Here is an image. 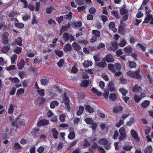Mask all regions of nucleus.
<instances>
[{
    "label": "nucleus",
    "mask_w": 153,
    "mask_h": 153,
    "mask_svg": "<svg viewBox=\"0 0 153 153\" xmlns=\"http://www.w3.org/2000/svg\"><path fill=\"white\" fill-rule=\"evenodd\" d=\"M119 131L120 135L119 139L120 140H122L127 137L125 129L124 127H122L119 129Z\"/></svg>",
    "instance_id": "nucleus-1"
},
{
    "label": "nucleus",
    "mask_w": 153,
    "mask_h": 153,
    "mask_svg": "<svg viewBox=\"0 0 153 153\" xmlns=\"http://www.w3.org/2000/svg\"><path fill=\"white\" fill-rule=\"evenodd\" d=\"M63 37L64 40L67 41L69 39L71 42L74 40V39L71 34H69L68 33H65L63 35Z\"/></svg>",
    "instance_id": "nucleus-2"
},
{
    "label": "nucleus",
    "mask_w": 153,
    "mask_h": 153,
    "mask_svg": "<svg viewBox=\"0 0 153 153\" xmlns=\"http://www.w3.org/2000/svg\"><path fill=\"white\" fill-rule=\"evenodd\" d=\"M150 24H153V17L150 14H147L143 23H147L150 21Z\"/></svg>",
    "instance_id": "nucleus-3"
},
{
    "label": "nucleus",
    "mask_w": 153,
    "mask_h": 153,
    "mask_svg": "<svg viewBox=\"0 0 153 153\" xmlns=\"http://www.w3.org/2000/svg\"><path fill=\"white\" fill-rule=\"evenodd\" d=\"M88 74H93V72L92 71V69L88 70L83 72L82 74L83 78V79L88 78L89 76H88Z\"/></svg>",
    "instance_id": "nucleus-4"
},
{
    "label": "nucleus",
    "mask_w": 153,
    "mask_h": 153,
    "mask_svg": "<svg viewBox=\"0 0 153 153\" xmlns=\"http://www.w3.org/2000/svg\"><path fill=\"white\" fill-rule=\"evenodd\" d=\"M142 91V89L140 86L137 84L135 85L132 89L133 92L139 93Z\"/></svg>",
    "instance_id": "nucleus-5"
},
{
    "label": "nucleus",
    "mask_w": 153,
    "mask_h": 153,
    "mask_svg": "<svg viewBox=\"0 0 153 153\" xmlns=\"http://www.w3.org/2000/svg\"><path fill=\"white\" fill-rule=\"evenodd\" d=\"M70 100L65 95L63 98L62 102L65 103L66 106V108L67 109H69L70 108L69 107Z\"/></svg>",
    "instance_id": "nucleus-6"
},
{
    "label": "nucleus",
    "mask_w": 153,
    "mask_h": 153,
    "mask_svg": "<svg viewBox=\"0 0 153 153\" xmlns=\"http://www.w3.org/2000/svg\"><path fill=\"white\" fill-rule=\"evenodd\" d=\"M107 62H112L114 61V58L111 55H107L105 58H103L102 60L103 61L105 60Z\"/></svg>",
    "instance_id": "nucleus-7"
},
{
    "label": "nucleus",
    "mask_w": 153,
    "mask_h": 153,
    "mask_svg": "<svg viewBox=\"0 0 153 153\" xmlns=\"http://www.w3.org/2000/svg\"><path fill=\"white\" fill-rule=\"evenodd\" d=\"M48 123L49 122L48 120L45 119L42 120H40L38 123L37 126L39 127L47 125Z\"/></svg>",
    "instance_id": "nucleus-8"
},
{
    "label": "nucleus",
    "mask_w": 153,
    "mask_h": 153,
    "mask_svg": "<svg viewBox=\"0 0 153 153\" xmlns=\"http://www.w3.org/2000/svg\"><path fill=\"white\" fill-rule=\"evenodd\" d=\"M117 95L115 93H111L109 95V99L112 101H115L117 98Z\"/></svg>",
    "instance_id": "nucleus-9"
},
{
    "label": "nucleus",
    "mask_w": 153,
    "mask_h": 153,
    "mask_svg": "<svg viewBox=\"0 0 153 153\" xmlns=\"http://www.w3.org/2000/svg\"><path fill=\"white\" fill-rule=\"evenodd\" d=\"M14 105L12 103H10L9 105L8 112L9 114H12L14 110Z\"/></svg>",
    "instance_id": "nucleus-10"
},
{
    "label": "nucleus",
    "mask_w": 153,
    "mask_h": 153,
    "mask_svg": "<svg viewBox=\"0 0 153 153\" xmlns=\"http://www.w3.org/2000/svg\"><path fill=\"white\" fill-rule=\"evenodd\" d=\"M140 72V70L139 69L134 72V75L135 76V77H134V78L140 79H141V76L139 74Z\"/></svg>",
    "instance_id": "nucleus-11"
},
{
    "label": "nucleus",
    "mask_w": 153,
    "mask_h": 153,
    "mask_svg": "<svg viewBox=\"0 0 153 153\" xmlns=\"http://www.w3.org/2000/svg\"><path fill=\"white\" fill-rule=\"evenodd\" d=\"M8 33L7 32H4L3 35L2 39L3 42L5 44L7 43L8 41Z\"/></svg>",
    "instance_id": "nucleus-12"
},
{
    "label": "nucleus",
    "mask_w": 153,
    "mask_h": 153,
    "mask_svg": "<svg viewBox=\"0 0 153 153\" xmlns=\"http://www.w3.org/2000/svg\"><path fill=\"white\" fill-rule=\"evenodd\" d=\"M123 110V107L120 106L115 107L113 109V111L115 113H117L119 111H122Z\"/></svg>",
    "instance_id": "nucleus-13"
},
{
    "label": "nucleus",
    "mask_w": 153,
    "mask_h": 153,
    "mask_svg": "<svg viewBox=\"0 0 153 153\" xmlns=\"http://www.w3.org/2000/svg\"><path fill=\"white\" fill-rule=\"evenodd\" d=\"M63 50L65 52L70 51L72 50V48L70 44L67 43L65 45V46Z\"/></svg>",
    "instance_id": "nucleus-14"
},
{
    "label": "nucleus",
    "mask_w": 153,
    "mask_h": 153,
    "mask_svg": "<svg viewBox=\"0 0 153 153\" xmlns=\"http://www.w3.org/2000/svg\"><path fill=\"white\" fill-rule=\"evenodd\" d=\"M97 49L98 50H100L102 51H105V44L101 43H99L97 46Z\"/></svg>",
    "instance_id": "nucleus-15"
},
{
    "label": "nucleus",
    "mask_w": 153,
    "mask_h": 153,
    "mask_svg": "<svg viewBox=\"0 0 153 153\" xmlns=\"http://www.w3.org/2000/svg\"><path fill=\"white\" fill-rule=\"evenodd\" d=\"M72 46L74 50H81V48L80 46L76 42H74L72 44Z\"/></svg>",
    "instance_id": "nucleus-16"
},
{
    "label": "nucleus",
    "mask_w": 153,
    "mask_h": 153,
    "mask_svg": "<svg viewBox=\"0 0 153 153\" xmlns=\"http://www.w3.org/2000/svg\"><path fill=\"white\" fill-rule=\"evenodd\" d=\"M111 44L112 46V47L111 48L112 50L115 51L118 48L117 42L116 41H113L111 42Z\"/></svg>",
    "instance_id": "nucleus-17"
},
{
    "label": "nucleus",
    "mask_w": 153,
    "mask_h": 153,
    "mask_svg": "<svg viewBox=\"0 0 153 153\" xmlns=\"http://www.w3.org/2000/svg\"><path fill=\"white\" fill-rule=\"evenodd\" d=\"M25 65V63L24 60L23 59H22L20 62L17 64L18 68L20 70H21L24 67Z\"/></svg>",
    "instance_id": "nucleus-18"
},
{
    "label": "nucleus",
    "mask_w": 153,
    "mask_h": 153,
    "mask_svg": "<svg viewBox=\"0 0 153 153\" xmlns=\"http://www.w3.org/2000/svg\"><path fill=\"white\" fill-rule=\"evenodd\" d=\"M115 24L114 22H111L109 24V28L112 30L114 32H116L117 30L115 27Z\"/></svg>",
    "instance_id": "nucleus-19"
},
{
    "label": "nucleus",
    "mask_w": 153,
    "mask_h": 153,
    "mask_svg": "<svg viewBox=\"0 0 153 153\" xmlns=\"http://www.w3.org/2000/svg\"><path fill=\"white\" fill-rule=\"evenodd\" d=\"M91 90L93 93L96 94L98 96H101L102 94V92L98 91L97 89L94 88H92L91 89Z\"/></svg>",
    "instance_id": "nucleus-20"
},
{
    "label": "nucleus",
    "mask_w": 153,
    "mask_h": 153,
    "mask_svg": "<svg viewBox=\"0 0 153 153\" xmlns=\"http://www.w3.org/2000/svg\"><path fill=\"white\" fill-rule=\"evenodd\" d=\"M98 143L99 144L104 145L108 143V141L105 139L103 138L99 140L98 141Z\"/></svg>",
    "instance_id": "nucleus-21"
},
{
    "label": "nucleus",
    "mask_w": 153,
    "mask_h": 153,
    "mask_svg": "<svg viewBox=\"0 0 153 153\" xmlns=\"http://www.w3.org/2000/svg\"><path fill=\"white\" fill-rule=\"evenodd\" d=\"M108 87L110 91L111 92L114 91L115 89L114 87L113 82H109L108 85Z\"/></svg>",
    "instance_id": "nucleus-22"
},
{
    "label": "nucleus",
    "mask_w": 153,
    "mask_h": 153,
    "mask_svg": "<svg viewBox=\"0 0 153 153\" xmlns=\"http://www.w3.org/2000/svg\"><path fill=\"white\" fill-rule=\"evenodd\" d=\"M92 65V62L91 61H85L84 62L83 66L85 68H88L90 66H91Z\"/></svg>",
    "instance_id": "nucleus-23"
},
{
    "label": "nucleus",
    "mask_w": 153,
    "mask_h": 153,
    "mask_svg": "<svg viewBox=\"0 0 153 153\" xmlns=\"http://www.w3.org/2000/svg\"><path fill=\"white\" fill-rule=\"evenodd\" d=\"M17 55L14 54L11 57V63L14 64L16 62L17 59Z\"/></svg>",
    "instance_id": "nucleus-24"
},
{
    "label": "nucleus",
    "mask_w": 153,
    "mask_h": 153,
    "mask_svg": "<svg viewBox=\"0 0 153 153\" xmlns=\"http://www.w3.org/2000/svg\"><path fill=\"white\" fill-rule=\"evenodd\" d=\"M70 26L69 25H67V26H63L60 29V35H61L62 33L64 31H66L68 28H69Z\"/></svg>",
    "instance_id": "nucleus-25"
},
{
    "label": "nucleus",
    "mask_w": 153,
    "mask_h": 153,
    "mask_svg": "<svg viewBox=\"0 0 153 153\" xmlns=\"http://www.w3.org/2000/svg\"><path fill=\"white\" fill-rule=\"evenodd\" d=\"M8 79L15 83H17L20 81L19 79L16 77H14L13 78L11 77H9Z\"/></svg>",
    "instance_id": "nucleus-26"
},
{
    "label": "nucleus",
    "mask_w": 153,
    "mask_h": 153,
    "mask_svg": "<svg viewBox=\"0 0 153 153\" xmlns=\"http://www.w3.org/2000/svg\"><path fill=\"white\" fill-rule=\"evenodd\" d=\"M130 133L131 135L133 138L136 139L137 137L138 136V134L137 132L134 130H131L130 131Z\"/></svg>",
    "instance_id": "nucleus-27"
},
{
    "label": "nucleus",
    "mask_w": 153,
    "mask_h": 153,
    "mask_svg": "<svg viewBox=\"0 0 153 153\" xmlns=\"http://www.w3.org/2000/svg\"><path fill=\"white\" fill-rule=\"evenodd\" d=\"M85 110L87 112L90 113H92L94 111L93 108L91 107L90 106L87 105L85 107Z\"/></svg>",
    "instance_id": "nucleus-28"
},
{
    "label": "nucleus",
    "mask_w": 153,
    "mask_h": 153,
    "mask_svg": "<svg viewBox=\"0 0 153 153\" xmlns=\"http://www.w3.org/2000/svg\"><path fill=\"white\" fill-rule=\"evenodd\" d=\"M92 33L94 36H95L97 38L99 37L100 36V32L99 31L97 30H92Z\"/></svg>",
    "instance_id": "nucleus-29"
},
{
    "label": "nucleus",
    "mask_w": 153,
    "mask_h": 153,
    "mask_svg": "<svg viewBox=\"0 0 153 153\" xmlns=\"http://www.w3.org/2000/svg\"><path fill=\"white\" fill-rule=\"evenodd\" d=\"M84 110V107L82 106H80L79 107V110L77 111L76 113V114L78 116L81 115L83 112Z\"/></svg>",
    "instance_id": "nucleus-30"
},
{
    "label": "nucleus",
    "mask_w": 153,
    "mask_h": 153,
    "mask_svg": "<svg viewBox=\"0 0 153 153\" xmlns=\"http://www.w3.org/2000/svg\"><path fill=\"white\" fill-rule=\"evenodd\" d=\"M119 91L123 96H125L128 92L127 90L123 88H120L119 89Z\"/></svg>",
    "instance_id": "nucleus-31"
},
{
    "label": "nucleus",
    "mask_w": 153,
    "mask_h": 153,
    "mask_svg": "<svg viewBox=\"0 0 153 153\" xmlns=\"http://www.w3.org/2000/svg\"><path fill=\"white\" fill-rule=\"evenodd\" d=\"M24 93V89L23 88H20L18 89L16 92V95L19 96L23 94Z\"/></svg>",
    "instance_id": "nucleus-32"
},
{
    "label": "nucleus",
    "mask_w": 153,
    "mask_h": 153,
    "mask_svg": "<svg viewBox=\"0 0 153 153\" xmlns=\"http://www.w3.org/2000/svg\"><path fill=\"white\" fill-rule=\"evenodd\" d=\"M59 104L58 102L56 101H54L51 102L50 104V107L51 108H54L56 106H57Z\"/></svg>",
    "instance_id": "nucleus-33"
},
{
    "label": "nucleus",
    "mask_w": 153,
    "mask_h": 153,
    "mask_svg": "<svg viewBox=\"0 0 153 153\" xmlns=\"http://www.w3.org/2000/svg\"><path fill=\"white\" fill-rule=\"evenodd\" d=\"M22 39L21 37H19L16 40V42L17 45L20 46H22Z\"/></svg>",
    "instance_id": "nucleus-34"
},
{
    "label": "nucleus",
    "mask_w": 153,
    "mask_h": 153,
    "mask_svg": "<svg viewBox=\"0 0 153 153\" xmlns=\"http://www.w3.org/2000/svg\"><path fill=\"white\" fill-rule=\"evenodd\" d=\"M97 65L99 67L104 68L106 66L107 64L104 62H101L98 63Z\"/></svg>",
    "instance_id": "nucleus-35"
},
{
    "label": "nucleus",
    "mask_w": 153,
    "mask_h": 153,
    "mask_svg": "<svg viewBox=\"0 0 153 153\" xmlns=\"http://www.w3.org/2000/svg\"><path fill=\"white\" fill-rule=\"evenodd\" d=\"M52 131L53 133V136L55 139H57L58 137V132L57 131L55 128H53Z\"/></svg>",
    "instance_id": "nucleus-36"
},
{
    "label": "nucleus",
    "mask_w": 153,
    "mask_h": 153,
    "mask_svg": "<svg viewBox=\"0 0 153 153\" xmlns=\"http://www.w3.org/2000/svg\"><path fill=\"white\" fill-rule=\"evenodd\" d=\"M134 118L132 117L130 119L129 121L126 123V125L128 126H131L134 123Z\"/></svg>",
    "instance_id": "nucleus-37"
},
{
    "label": "nucleus",
    "mask_w": 153,
    "mask_h": 153,
    "mask_svg": "<svg viewBox=\"0 0 153 153\" xmlns=\"http://www.w3.org/2000/svg\"><path fill=\"white\" fill-rule=\"evenodd\" d=\"M150 103L149 101L145 100L142 103V106L143 108H146L149 105Z\"/></svg>",
    "instance_id": "nucleus-38"
},
{
    "label": "nucleus",
    "mask_w": 153,
    "mask_h": 153,
    "mask_svg": "<svg viewBox=\"0 0 153 153\" xmlns=\"http://www.w3.org/2000/svg\"><path fill=\"white\" fill-rule=\"evenodd\" d=\"M14 51L15 53L18 54L21 52L22 48L20 47H16L14 49Z\"/></svg>",
    "instance_id": "nucleus-39"
},
{
    "label": "nucleus",
    "mask_w": 153,
    "mask_h": 153,
    "mask_svg": "<svg viewBox=\"0 0 153 153\" xmlns=\"http://www.w3.org/2000/svg\"><path fill=\"white\" fill-rule=\"evenodd\" d=\"M124 123V120L122 119H120L118 122L116 124V126L117 128H119Z\"/></svg>",
    "instance_id": "nucleus-40"
},
{
    "label": "nucleus",
    "mask_w": 153,
    "mask_h": 153,
    "mask_svg": "<svg viewBox=\"0 0 153 153\" xmlns=\"http://www.w3.org/2000/svg\"><path fill=\"white\" fill-rule=\"evenodd\" d=\"M124 51L128 53H130L132 51V48L130 46H127L124 48Z\"/></svg>",
    "instance_id": "nucleus-41"
},
{
    "label": "nucleus",
    "mask_w": 153,
    "mask_h": 153,
    "mask_svg": "<svg viewBox=\"0 0 153 153\" xmlns=\"http://www.w3.org/2000/svg\"><path fill=\"white\" fill-rule=\"evenodd\" d=\"M114 67V65L113 64H109L108 65V68L109 70L113 72H114L115 71Z\"/></svg>",
    "instance_id": "nucleus-42"
},
{
    "label": "nucleus",
    "mask_w": 153,
    "mask_h": 153,
    "mask_svg": "<svg viewBox=\"0 0 153 153\" xmlns=\"http://www.w3.org/2000/svg\"><path fill=\"white\" fill-rule=\"evenodd\" d=\"M152 151V148L151 146L147 147L145 150V153H151Z\"/></svg>",
    "instance_id": "nucleus-43"
},
{
    "label": "nucleus",
    "mask_w": 153,
    "mask_h": 153,
    "mask_svg": "<svg viewBox=\"0 0 153 153\" xmlns=\"http://www.w3.org/2000/svg\"><path fill=\"white\" fill-rule=\"evenodd\" d=\"M37 91L39 94L41 96H43L45 95L44 90L43 89L39 88L37 90Z\"/></svg>",
    "instance_id": "nucleus-44"
},
{
    "label": "nucleus",
    "mask_w": 153,
    "mask_h": 153,
    "mask_svg": "<svg viewBox=\"0 0 153 153\" xmlns=\"http://www.w3.org/2000/svg\"><path fill=\"white\" fill-rule=\"evenodd\" d=\"M104 91L105 93L103 94V96L105 99L107 100L109 98V92L108 91H106L105 90Z\"/></svg>",
    "instance_id": "nucleus-45"
},
{
    "label": "nucleus",
    "mask_w": 153,
    "mask_h": 153,
    "mask_svg": "<svg viewBox=\"0 0 153 153\" xmlns=\"http://www.w3.org/2000/svg\"><path fill=\"white\" fill-rule=\"evenodd\" d=\"M132 147H133L132 146L126 145L124 146L123 147V149L127 151H130L132 148Z\"/></svg>",
    "instance_id": "nucleus-46"
},
{
    "label": "nucleus",
    "mask_w": 153,
    "mask_h": 153,
    "mask_svg": "<svg viewBox=\"0 0 153 153\" xmlns=\"http://www.w3.org/2000/svg\"><path fill=\"white\" fill-rule=\"evenodd\" d=\"M134 99L135 101L136 102L138 103L141 100V98H140L137 94H135L134 96Z\"/></svg>",
    "instance_id": "nucleus-47"
},
{
    "label": "nucleus",
    "mask_w": 153,
    "mask_h": 153,
    "mask_svg": "<svg viewBox=\"0 0 153 153\" xmlns=\"http://www.w3.org/2000/svg\"><path fill=\"white\" fill-rule=\"evenodd\" d=\"M129 62V65L131 68H135L136 66V63L134 62Z\"/></svg>",
    "instance_id": "nucleus-48"
},
{
    "label": "nucleus",
    "mask_w": 153,
    "mask_h": 153,
    "mask_svg": "<svg viewBox=\"0 0 153 153\" xmlns=\"http://www.w3.org/2000/svg\"><path fill=\"white\" fill-rule=\"evenodd\" d=\"M134 72H133L131 71H128L126 74L128 76H129L131 78H134L135 77V76L134 75Z\"/></svg>",
    "instance_id": "nucleus-49"
},
{
    "label": "nucleus",
    "mask_w": 153,
    "mask_h": 153,
    "mask_svg": "<svg viewBox=\"0 0 153 153\" xmlns=\"http://www.w3.org/2000/svg\"><path fill=\"white\" fill-rule=\"evenodd\" d=\"M72 12H69L67 15H64V17L68 20H70L72 18Z\"/></svg>",
    "instance_id": "nucleus-50"
},
{
    "label": "nucleus",
    "mask_w": 153,
    "mask_h": 153,
    "mask_svg": "<svg viewBox=\"0 0 153 153\" xmlns=\"http://www.w3.org/2000/svg\"><path fill=\"white\" fill-rule=\"evenodd\" d=\"M54 10V7L52 6H51L48 7L46 9V13H48L50 14L51 13L52 10Z\"/></svg>",
    "instance_id": "nucleus-51"
},
{
    "label": "nucleus",
    "mask_w": 153,
    "mask_h": 153,
    "mask_svg": "<svg viewBox=\"0 0 153 153\" xmlns=\"http://www.w3.org/2000/svg\"><path fill=\"white\" fill-rule=\"evenodd\" d=\"M137 48L138 49H141L143 51H145V47L143 46L140 44H138L137 45Z\"/></svg>",
    "instance_id": "nucleus-52"
},
{
    "label": "nucleus",
    "mask_w": 153,
    "mask_h": 153,
    "mask_svg": "<svg viewBox=\"0 0 153 153\" xmlns=\"http://www.w3.org/2000/svg\"><path fill=\"white\" fill-rule=\"evenodd\" d=\"M85 121L87 124H91L93 123L91 118H87L85 119Z\"/></svg>",
    "instance_id": "nucleus-53"
},
{
    "label": "nucleus",
    "mask_w": 153,
    "mask_h": 153,
    "mask_svg": "<svg viewBox=\"0 0 153 153\" xmlns=\"http://www.w3.org/2000/svg\"><path fill=\"white\" fill-rule=\"evenodd\" d=\"M114 67L118 71H119L121 68V66L120 64V63H117L114 64Z\"/></svg>",
    "instance_id": "nucleus-54"
},
{
    "label": "nucleus",
    "mask_w": 153,
    "mask_h": 153,
    "mask_svg": "<svg viewBox=\"0 0 153 153\" xmlns=\"http://www.w3.org/2000/svg\"><path fill=\"white\" fill-rule=\"evenodd\" d=\"M125 28L123 26L121 25L120 26L119 28V31L121 34H123L125 31Z\"/></svg>",
    "instance_id": "nucleus-55"
},
{
    "label": "nucleus",
    "mask_w": 153,
    "mask_h": 153,
    "mask_svg": "<svg viewBox=\"0 0 153 153\" xmlns=\"http://www.w3.org/2000/svg\"><path fill=\"white\" fill-rule=\"evenodd\" d=\"M9 49V48L8 46L4 47L1 49V51L3 53H7Z\"/></svg>",
    "instance_id": "nucleus-56"
},
{
    "label": "nucleus",
    "mask_w": 153,
    "mask_h": 153,
    "mask_svg": "<svg viewBox=\"0 0 153 153\" xmlns=\"http://www.w3.org/2000/svg\"><path fill=\"white\" fill-rule=\"evenodd\" d=\"M65 114H61L59 117V120L61 122H63L65 121Z\"/></svg>",
    "instance_id": "nucleus-57"
},
{
    "label": "nucleus",
    "mask_w": 153,
    "mask_h": 153,
    "mask_svg": "<svg viewBox=\"0 0 153 153\" xmlns=\"http://www.w3.org/2000/svg\"><path fill=\"white\" fill-rule=\"evenodd\" d=\"M15 69V65H11L10 66L7 67L6 68V70L8 71L13 70Z\"/></svg>",
    "instance_id": "nucleus-58"
},
{
    "label": "nucleus",
    "mask_w": 153,
    "mask_h": 153,
    "mask_svg": "<svg viewBox=\"0 0 153 153\" xmlns=\"http://www.w3.org/2000/svg\"><path fill=\"white\" fill-rule=\"evenodd\" d=\"M126 41L125 40L123 39L119 43V45L120 46V47H123L126 45Z\"/></svg>",
    "instance_id": "nucleus-59"
},
{
    "label": "nucleus",
    "mask_w": 153,
    "mask_h": 153,
    "mask_svg": "<svg viewBox=\"0 0 153 153\" xmlns=\"http://www.w3.org/2000/svg\"><path fill=\"white\" fill-rule=\"evenodd\" d=\"M120 14L121 15H125L128 14V11L124 8L121 9L120 10Z\"/></svg>",
    "instance_id": "nucleus-60"
},
{
    "label": "nucleus",
    "mask_w": 153,
    "mask_h": 153,
    "mask_svg": "<svg viewBox=\"0 0 153 153\" xmlns=\"http://www.w3.org/2000/svg\"><path fill=\"white\" fill-rule=\"evenodd\" d=\"M17 13L16 11L11 12L9 14V16L10 17H13L16 16Z\"/></svg>",
    "instance_id": "nucleus-61"
},
{
    "label": "nucleus",
    "mask_w": 153,
    "mask_h": 153,
    "mask_svg": "<svg viewBox=\"0 0 153 153\" xmlns=\"http://www.w3.org/2000/svg\"><path fill=\"white\" fill-rule=\"evenodd\" d=\"M88 83L89 81L87 80H84L82 81L81 85L83 86L87 87Z\"/></svg>",
    "instance_id": "nucleus-62"
},
{
    "label": "nucleus",
    "mask_w": 153,
    "mask_h": 153,
    "mask_svg": "<svg viewBox=\"0 0 153 153\" xmlns=\"http://www.w3.org/2000/svg\"><path fill=\"white\" fill-rule=\"evenodd\" d=\"M64 61L63 59H60L59 62L57 63V64L59 67L62 66L64 64Z\"/></svg>",
    "instance_id": "nucleus-63"
},
{
    "label": "nucleus",
    "mask_w": 153,
    "mask_h": 153,
    "mask_svg": "<svg viewBox=\"0 0 153 153\" xmlns=\"http://www.w3.org/2000/svg\"><path fill=\"white\" fill-rule=\"evenodd\" d=\"M7 63L6 61H4V59L2 57H0V65L4 66Z\"/></svg>",
    "instance_id": "nucleus-64"
}]
</instances>
